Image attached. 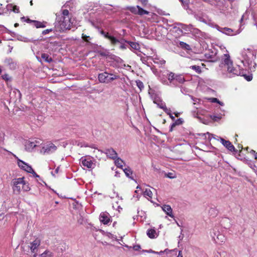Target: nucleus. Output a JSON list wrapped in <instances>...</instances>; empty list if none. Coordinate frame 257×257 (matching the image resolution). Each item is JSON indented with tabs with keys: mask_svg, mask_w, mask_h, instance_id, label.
Returning <instances> with one entry per match:
<instances>
[{
	"mask_svg": "<svg viewBox=\"0 0 257 257\" xmlns=\"http://www.w3.org/2000/svg\"><path fill=\"white\" fill-rule=\"evenodd\" d=\"M180 240H182L183 239V237H181V236H179Z\"/></svg>",
	"mask_w": 257,
	"mask_h": 257,
	"instance_id": "e2e57ef3",
	"label": "nucleus"
},
{
	"mask_svg": "<svg viewBox=\"0 0 257 257\" xmlns=\"http://www.w3.org/2000/svg\"><path fill=\"white\" fill-rule=\"evenodd\" d=\"M107 235L109 237H112V234L110 233H108Z\"/></svg>",
	"mask_w": 257,
	"mask_h": 257,
	"instance_id": "8fccbe9b",
	"label": "nucleus"
},
{
	"mask_svg": "<svg viewBox=\"0 0 257 257\" xmlns=\"http://www.w3.org/2000/svg\"><path fill=\"white\" fill-rule=\"evenodd\" d=\"M136 84L138 88L141 91L144 87L143 83L140 80L136 81Z\"/></svg>",
	"mask_w": 257,
	"mask_h": 257,
	"instance_id": "2f4dec72",
	"label": "nucleus"
},
{
	"mask_svg": "<svg viewBox=\"0 0 257 257\" xmlns=\"http://www.w3.org/2000/svg\"><path fill=\"white\" fill-rule=\"evenodd\" d=\"M152 192L150 189H146L145 191L144 192V195L145 197H149L150 198H152Z\"/></svg>",
	"mask_w": 257,
	"mask_h": 257,
	"instance_id": "c756f323",
	"label": "nucleus"
},
{
	"mask_svg": "<svg viewBox=\"0 0 257 257\" xmlns=\"http://www.w3.org/2000/svg\"><path fill=\"white\" fill-rule=\"evenodd\" d=\"M138 13V15H148L149 12L141 8L140 7H139Z\"/></svg>",
	"mask_w": 257,
	"mask_h": 257,
	"instance_id": "7c9ffc66",
	"label": "nucleus"
},
{
	"mask_svg": "<svg viewBox=\"0 0 257 257\" xmlns=\"http://www.w3.org/2000/svg\"><path fill=\"white\" fill-rule=\"evenodd\" d=\"M145 251H146L147 252H149V253H156V254H160V253L163 252V251H161L160 252H157V251H153L152 249H150L149 250H146Z\"/></svg>",
	"mask_w": 257,
	"mask_h": 257,
	"instance_id": "58836bf2",
	"label": "nucleus"
},
{
	"mask_svg": "<svg viewBox=\"0 0 257 257\" xmlns=\"http://www.w3.org/2000/svg\"><path fill=\"white\" fill-rule=\"evenodd\" d=\"M81 164L88 169L93 168L94 165L91 160L83 158L81 159Z\"/></svg>",
	"mask_w": 257,
	"mask_h": 257,
	"instance_id": "ddd939ff",
	"label": "nucleus"
},
{
	"mask_svg": "<svg viewBox=\"0 0 257 257\" xmlns=\"http://www.w3.org/2000/svg\"><path fill=\"white\" fill-rule=\"evenodd\" d=\"M93 153L96 154V157H98L97 155L99 154V153L102 154L103 152L101 151H100L99 150H95L93 151Z\"/></svg>",
	"mask_w": 257,
	"mask_h": 257,
	"instance_id": "a19ab883",
	"label": "nucleus"
},
{
	"mask_svg": "<svg viewBox=\"0 0 257 257\" xmlns=\"http://www.w3.org/2000/svg\"><path fill=\"white\" fill-rule=\"evenodd\" d=\"M118 78V75L107 72L102 73L98 75V80L101 83H108Z\"/></svg>",
	"mask_w": 257,
	"mask_h": 257,
	"instance_id": "20e7f679",
	"label": "nucleus"
},
{
	"mask_svg": "<svg viewBox=\"0 0 257 257\" xmlns=\"http://www.w3.org/2000/svg\"><path fill=\"white\" fill-rule=\"evenodd\" d=\"M21 19L24 21H27V22H32V21L30 20L29 19H27L26 20V18L25 17L21 18Z\"/></svg>",
	"mask_w": 257,
	"mask_h": 257,
	"instance_id": "a18cd8bd",
	"label": "nucleus"
},
{
	"mask_svg": "<svg viewBox=\"0 0 257 257\" xmlns=\"http://www.w3.org/2000/svg\"><path fill=\"white\" fill-rule=\"evenodd\" d=\"M82 38L83 39V40L84 41H85L86 42H88V38H89V37L86 36V35L82 34Z\"/></svg>",
	"mask_w": 257,
	"mask_h": 257,
	"instance_id": "4c0bfd02",
	"label": "nucleus"
},
{
	"mask_svg": "<svg viewBox=\"0 0 257 257\" xmlns=\"http://www.w3.org/2000/svg\"><path fill=\"white\" fill-rule=\"evenodd\" d=\"M18 25H19V24H18V23H16V24H15V27H18Z\"/></svg>",
	"mask_w": 257,
	"mask_h": 257,
	"instance_id": "052dcab7",
	"label": "nucleus"
},
{
	"mask_svg": "<svg viewBox=\"0 0 257 257\" xmlns=\"http://www.w3.org/2000/svg\"><path fill=\"white\" fill-rule=\"evenodd\" d=\"M24 179V177H21L12 180V189L15 194H20L22 190L24 191H28L30 190L28 183L25 181Z\"/></svg>",
	"mask_w": 257,
	"mask_h": 257,
	"instance_id": "7ed1b4c3",
	"label": "nucleus"
},
{
	"mask_svg": "<svg viewBox=\"0 0 257 257\" xmlns=\"http://www.w3.org/2000/svg\"><path fill=\"white\" fill-rule=\"evenodd\" d=\"M249 55H252V54L250 52H249Z\"/></svg>",
	"mask_w": 257,
	"mask_h": 257,
	"instance_id": "338daca9",
	"label": "nucleus"
},
{
	"mask_svg": "<svg viewBox=\"0 0 257 257\" xmlns=\"http://www.w3.org/2000/svg\"><path fill=\"white\" fill-rule=\"evenodd\" d=\"M41 58L46 63H50L52 61V58L48 54H42Z\"/></svg>",
	"mask_w": 257,
	"mask_h": 257,
	"instance_id": "6ab92c4d",
	"label": "nucleus"
},
{
	"mask_svg": "<svg viewBox=\"0 0 257 257\" xmlns=\"http://www.w3.org/2000/svg\"><path fill=\"white\" fill-rule=\"evenodd\" d=\"M212 118L214 120H217L220 119L221 117L220 116H215V115H214Z\"/></svg>",
	"mask_w": 257,
	"mask_h": 257,
	"instance_id": "37998d69",
	"label": "nucleus"
},
{
	"mask_svg": "<svg viewBox=\"0 0 257 257\" xmlns=\"http://www.w3.org/2000/svg\"><path fill=\"white\" fill-rule=\"evenodd\" d=\"M2 77L4 80H5L7 81L11 80L10 76L7 74H5L3 75Z\"/></svg>",
	"mask_w": 257,
	"mask_h": 257,
	"instance_id": "f704fd0d",
	"label": "nucleus"
},
{
	"mask_svg": "<svg viewBox=\"0 0 257 257\" xmlns=\"http://www.w3.org/2000/svg\"><path fill=\"white\" fill-rule=\"evenodd\" d=\"M160 63L162 64H164L165 63V61L164 60H163L162 61L160 62Z\"/></svg>",
	"mask_w": 257,
	"mask_h": 257,
	"instance_id": "13d9d810",
	"label": "nucleus"
},
{
	"mask_svg": "<svg viewBox=\"0 0 257 257\" xmlns=\"http://www.w3.org/2000/svg\"><path fill=\"white\" fill-rule=\"evenodd\" d=\"M175 74L171 72L168 75V79L170 80H173L175 79Z\"/></svg>",
	"mask_w": 257,
	"mask_h": 257,
	"instance_id": "473e14b6",
	"label": "nucleus"
},
{
	"mask_svg": "<svg viewBox=\"0 0 257 257\" xmlns=\"http://www.w3.org/2000/svg\"><path fill=\"white\" fill-rule=\"evenodd\" d=\"M143 6H146L148 3V0H139Z\"/></svg>",
	"mask_w": 257,
	"mask_h": 257,
	"instance_id": "79ce46f5",
	"label": "nucleus"
},
{
	"mask_svg": "<svg viewBox=\"0 0 257 257\" xmlns=\"http://www.w3.org/2000/svg\"><path fill=\"white\" fill-rule=\"evenodd\" d=\"M141 248V246L139 245H136L134 246V249L135 250H138Z\"/></svg>",
	"mask_w": 257,
	"mask_h": 257,
	"instance_id": "c03bdc74",
	"label": "nucleus"
},
{
	"mask_svg": "<svg viewBox=\"0 0 257 257\" xmlns=\"http://www.w3.org/2000/svg\"><path fill=\"white\" fill-rule=\"evenodd\" d=\"M139 6H137L136 7H127L126 8L127 10H128L131 12L132 13L134 14H137L138 9Z\"/></svg>",
	"mask_w": 257,
	"mask_h": 257,
	"instance_id": "bb28decb",
	"label": "nucleus"
},
{
	"mask_svg": "<svg viewBox=\"0 0 257 257\" xmlns=\"http://www.w3.org/2000/svg\"><path fill=\"white\" fill-rule=\"evenodd\" d=\"M168 249H166L164 250V252H166L168 253Z\"/></svg>",
	"mask_w": 257,
	"mask_h": 257,
	"instance_id": "69168bd1",
	"label": "nucleus"
},
{
	"mask_svg": "<svg viewBox=\"0 0 257 257\" xmlns=\"http://www.w3.org/2000/svg\"><path fill=\"white\" fill-rule=\"evenodd\" d=\"M57 149V147L54 144L49 142L44 145L40 151V153L44 155L49 154L56 151Z\"/></svg>",
	"mask_w": 257,
	"mask_h": 257,
	"instance_id": "423d86ee",
	"label": "nucleus"
},
{
	"mask_svg": "<svg viewBox=\"0 0 257 257\" xmlns=\"http://www.w3.org/2000/svg\"><path fill=\"white\" fill-rule=\"evenodd\" d=\"M182 3V5L184 6V7L186 8V7H187L188 4L189 2V0H180Z\"/></svg>",
	"mask_w": 257,
	"mask_h": 257,
	"instance_id": "c9c22d12",
	"label": "nucleus"
},
{
	"mask_svg": "<svg viewBox=\"0 0 257 257\" xmlns=\"http://www.w3.org/2000/svg\"><path fill=\"white\" fill-rule=\"evenodd\" d=\"M32 22L34 23V25L37 28H45L46 27L43 23L36 21H33Z\"/></svg>",
	"mask_w": 257,
	"mask_h": 257,
	"instance_id": "cd10ccee",
	"label": "nucleus"
},
{
	"mask_svg": "<svg viewBox=\"0 0 257 257\" xmlns=\"http://www.w3.org/2000/svg\"><path fill=\"white\" fill-rule=\"evenodd\" d=\"M40 244L41 240L38 238H36L32 242H30L29 247L30 249L31 252L34 253L33 257H36L37 256V252Z\"/></svg>",
	"mask_w": 257,
	"mask_h": 257,
	"instance_id": "0eeeda50",
	"label": "nucleus"
},
{
	"mask_svg": "<svg viewBox=\"0 0 257 257\" xmlns=\"http://www.w3.org/2000/svg\"><path fill=\"white\" fill-rule=\"evenodd\" d=\"M190 68L199 74L202 71L201 67L199 65H192Z\"/></svg>",
	"mask_w": 257,
	"mask_h": 257,
	"instance_id": "b1692460",
	"label": "nucleus"
},
{
	"mask_svg": "<svg viewBox=\"0 0 257 257\" xmlns=\"http://www.w3.org/2000/svg\"><path fill=\"white\" fill-rule=\"evenodd\" d=\"M10 8L11 7H12L13 8V11L15 13H18L19 12V8L17 6H9Z\"/></svg>",
	"mask_w": 257,
	"mask_h": 257,
	"instance_id": "72a5a7b5",
	"label": "nucleus"
},
{
	"mask_svg": "<svg viewBox=\"0 0 257 257\" xmlns=\"http://www.w3.org/2000/svg\"><path fill=\"white\" fill-rule=\"evenodd\" d=\"M160 108L163 109L165 111V112H166L168 114H169L170 115V116L172 118H174V117L172 116V115L171 114V111L170 110V108H168L166 105H164V106H160Z\"/></svg>",
	"mask_w": 257,
	"mask_h": 257,
	"instance_id": "c85d7f7f",
	"label": "nucleus"
},
{
	"mask_svg": "<svg viewBox=\"0 0 257 257\" xmlns=\"http://www.w3.org/2000/svg\"><path fill=\"white\" fill-rule=\"evenodd\" d=\"M162 208L163 210L170 217L173 218L174 217L173 212L171 206L169 205H164Z\"/></svg>",
	"mask_w": 257,
	"mask_h": 257,
	"instance_id": "4468645a",
	"label": "nucleus"
},
{
	"mask_svg": "<svg viewBox=\"0 0 257 257\" xmlns=\"http://www.w3.org/2000/svg\"><path fill=\"white\" fill-rule=\"evenodd\" d=\"M254 158L255 159H257V153L254 154Z\"/></svg>",
	"mask_w": 257,
	"mask_h": 257,
	"instance_id": "4d7b16f0",
	"label": "nucleus"
},
{
	"mask_svg": "<svg viewBox=\"0 0 257 257\" xmlns=\"http://www.w3.org/2000/svg\"><path fill=\"white\" fill-rule=\"evenodd\" d=\"M40 142L37 141H31L27 140L25 143V150L29 152H31L33 149L38 146Z\"/></svg>",
	"mask_w": 257,
	"mask_h": 257,
	"instance_id": "1a4fd4ad",
	"label": "nucleus"
},
{
	"mask_svg": "<svg viewBox=\"0 0 257 257\" xmlns=\"http://www.w3.org/2000/svg\"><path fill=\"white\" fill-rule=\"evenodd\" d=\"M53 253L48 249H46L43 253L40 254L38 257H53Z\"/></svg>",
	"mask_w": 257,
	"mask_h": 257,
	"instance_id": "f3484780",
	"label": "nucleus"
},
{
	"mask_svg": "<svg viewBox=\"0 0 257 257\" xmlns=\"http://www.w3.org/2000/svg\"><path fill=\"white\" fill-rule=\"evenodd\" d=\"M104 153L108 158L115 160L117 157V154L112 148H109L105 150Z\"/></svg>",
	"mask_w": 257,
	"mask_h": 257,
	"instance_id": "f8f14e48",
	"label": "nucleus"
},
{
	"mask_svg": "<svg viewBox=\"0 0 257 257\" xmlns=\"http://www.w3.org/2000/svg\"><path fill=\"white\" fill-rule=\"evenodd\" d=\"M115 165L121 169H122L123 165L124 164V162L119 158H116L115 159Z\"/></svg>",
	"mask_w": 257,
	"mask_h": 257,
	"instance_id": "412c9836",
	"label": "nucleus"
},
{
	"mask_svg": "<svg viewBox=\"0 0 257 257\" xmlns=\"http://www.w3.org/2000/svg\"><path fill=\"white\" fill-rule=\"evenodd\" d=\"M101 33L103 35H104V37L106 38H107L108 39H109L110 41L111 44H115L119 42V41L117 39H116L115 38H114L113 36L109 35V34L108 33L105 34L104 32H103V31L101 32Z\"/></svg>",
	"mask_w": 257,
	"mask_h": 257,
	"instance_id": "2eb2a0df",
	"label": "nucleus"
},
{
	"mask_svg": "<svg viewBox=\"0 0 257 257\" xmlns=\"http://www.w3.org/2000/svg\"><path fill=\"white\" fill-rule=\"evenodd\" d=\"M209 100H210V102H213V103L219 102V100L216 98H214V97L210 98L209 99Z\"/></svg>",
	"mask_w": 257,
	"mask_h": 257,
	"instance_id": "e433bc0d",
	"label": "nucleus"
},
{
	"mask_svg": "<svg viewBox=\"0 0 257 257\" xmlns=\"http://www.w3.org/2000/svg\"><path fill=\"white\" fill-rule=\"evenodd\" d=\"M250 153H252V154H255V152L254 151H253V150H251Z\"/></svg>",
	"mask_w": 257,
	"mask_h": 257,
	"instance_id": "6e6d98bb",
	"label": "nucleus"
},
{
	"mask_svg": "<svg viewBox=\"0 0 257 257\" xmlns=\"http://www.w3.org/2000/svg\"><path fill=\"white\" fill-rule=\"evenodd\" d=\"M158 105L160 107V106H164V105H166L165 103H161V104H159Z\"/></svg>",
	"mask_w": 257,
	"mask_h": 257,
	"instance_id": "864d4df0",
	"label": "nucleus"
},
{
	"mask_svg": "<svg viewBox=\"0 0 257 257\" xmlns=\"http://www.w3.org/2000/svg\"><path fill=\"white\" fill-rule=\"evenodd\" d=\"M172 251H173V252H175V253L176 254L177 252V249H175L172 250Z\"/></svg>",
	"mask_w": 257,
	"mask_h": 257,
	"instance_id": "5fc2aeb1",
	"label": "nucleus"
},
{
	"mask_svg": "<svg viewBox=\"0 0 257 257\" xmlns=\"http://www.w3.org/2000/svg\"><path fill=\"white\" fill-rule=\"evenodd\" d=\"M30 5H31V6H32V5H33V1H30Z\"/></svg>",
	"mask_w": 257,
	"mask_h": 257,
	"instance_id": "680f3d73",
	"label": "nucleus"
},
{
	"mask_svg": "<svg viewBox=\"0 0 257 257\" xmlns=\"http://www.w3.org/2000/svg\"><path fill=\"white\" fill-rule=\"evenodd\" d=\"M220 141L221 144L231 152H235V149L229 141H226L223 138H220Z\"/></svg>",
	"mask_w": 257,
	"mask_h": 257,
	"instance_id": "9b49d317",
	"label": "nucleus"
},
{
	"mask_svg": "<svg viewBox=\"0 0 257 257\" xmlns=\"http://www.w3.org/2000/svg\"><path fill=\"white\" fill-rule=\"evenodd\" d=\"M223 70H227L225 74L228 77H232L234 75H241L244 76L247 81H250L252 79L251 74L247 75L246 71L240 65H220Z\"/></svg>",
	"mask_w": 257,
	"mask_h": 257,
	"instance_id": "f03ea898",
	"label": "nucleus"
},
{
	"mask_svg": "<svg viewBox=\"0 0 257 257\" xmlns=\"http://www.w3.org/2000/svg\"><path fill=\"white\" fill-rule=\"evenodd\" d=\"M177 82L180 83H182L184 82L185 79L182 75H175V79Z\"/></svg>",
	"mask_w": 257,
	"mask_h": 257,
	"instance_id": "393cba45",
	"label": "nucleus"
},
{
	"mask_svg": "<svg viewBox=\"0 0 257 257\" xmlns=\"http://www.w3.org/2000/svg\"><path fill=\"white\" fill-rule=\"evenodd\" d=\"M131 48L134 50H138L140 49V45L136 42H127Z\"/></svg>",
	"mask_w": 257,
	"mask_h": 257,
	"instance_id": "5701e85b",
	"label": "nucleus"
},
{
	"mask_svg": "<svg viewBox=\"0 0 257 257\" xmlns=\"http://www.w3.org/2000/svg\"><path fill=\"white\" fill-rule=\"evenodd\" d=\"M177 257H183L182 252L181 251H179L178 252V254Z\"/></svg>",
	"mask_w": 257,
	"mask_h": 257,
	"instance_id": "de8ad7c7",
	"label": "nucleus"
},
{
	"mask_svg": "<svg viewBox=\"0 0 257 257\" xmlns=\"http://www.w3.org/2000/svg\"><path fill=\"white\" fill-rule=\"evenodd\" d=\"M50 31V30H48V29L46 30H45V31H43V33L44 34H47L48 33H49V32Z\"/></svg>",
	"mask_w": 257,
	"mask_h": 257,
	"instance_id": "09e8293b",
	"label": "nucleus"
},
{
	"mask_svg": "<svg viewBox=\"0 0 257 257\" xmlns=\"http://www.w3.org/2000/svg\"><path fill=\"white\" fill-rule=\"evenodd\" d=\"M110 216L107 212H102L99 215L100 221L104 224H107L110 221Z\"/></svg>",
	"mask_w": 257,
	"mask_h": 257,
	"instance_id": "9d476101",
	"label": "nucleus"
},
{
	"mask_svg": "<svg viewBox=\"0 0 257 257\" xmlns=\"http://www.w3.org/2000/svg\"><path fill=\"white\" fill-rule=\"evenodd\" d=\"M123 170L127 177L130 178H132V175L133 174V172L129 167L123 169Z\"/></svg>",
	"mask_w": 257,
	"mask_h": 257,
	"instance_id": "a878e982",
	"label": "nucleus"
},
{
	"mask_svg": "<svg viewBox=\"0 0 257 257\" xmlns=\"http://www.w3.org/2000/svg\"><path fill=\"white\" fill-rule=\"evenodd\" d=\"M14 156L17 159L18 161V165L19 167L22 170L26 171L28 173H33L34 176L36 177H38V176L36 174V173L34 172L31 166L29 165L28 164L25 163V162L19 159L15 155H14Z\"/></svg>",
	"mask_w": 257,
	"mask_h": 257,
	"instance_id": "39448f33",
	"label": "nucleus"
},
{
	"mask_svg": "<svg viewBox=\"0 0 257 257\" xmlns=\"http://www.w3.org/2000/svg\"><path fill=\"white\" fill-rule=\"evenodd\" d=\"M115 61L116 62V63H121L122 62V59L116 57H115Z\"/></svg>",
	"mask_w": 257,
	"mask_h": 257,
	"instance_id": "ea45409f",
	"label": "nucleus"
},
{
	"mask_svg": "<svg viewBox=\"0 0 257 257\" xmlns=\"http://www.w3.org/2000/svg\"><path fill=\"white\" fill-rule=\"evenodd\" d=\"M147 234L151 238H155L158 236L156 231L154 229H148Z\"/></svg>",
	"mask_w": 257,
	"mask_h": 257,
	"instance_id": "dca6fc26",
	"label": "nucleus"
},
{
	"mask_svg": "<svg viewBox=\"0 0 257 257\" xmlns=\"http://www.w3.org/2000/svg\"><path fill=\"white\" fill-rule=\"evenodd\" d=\"M213 238H214V240L218 243L223 242L225 240V236L219 233L216 236V238H215V236H213Z\"/></svg>",
	"mask_w": 257,
	"mask_h": 257,
	"instance_id": "a211bd4d",
	"label": "nucleus"
},
{
	"mask_svg": "<svg viewBox=\"0 0 257 257\" xmlns=\"http://www.w3.org/2000/svg\"><path fill=\"white\" fill-rule=\"evenodd\" d=\"M55 29L57 31L63 32L71 28L73 22L67 10H63L60 14H56Z\"/></svg>",
	"mask_w": 257,
	"mask_h": 257,
	"instance_id": "f257e3e1",
	"label": "nucleus"
},
{
	"mask_svg": "<svg viewBox=\"0 0 257 257\" xmlns=\"http://www.w3.org/2000/svg\"><path fill=\"white\" fill-rule=\"evenodd\" d=\"M2 72V69L0 68V75L1 74Z\"/></svg>",
	"mask_w": 257,
	"mask_h": 257,
	"instance_id": "0e129e2a",
	"label": "nucleus"
},
{
	"mask_svg": "<svg viewBox=\"0 0 257 257\" xmlns=\"http://www.w3.org/2000/svg\"><path fill=\"white\" fill-rule=\"evenodd\" d=\"M217 103H218L219 105H221V106H223L224 105V103L222 102H221L219 100V102H218Z\"/></svg>",
	"mask_w": 257,
	"mask_h": 257,
	"instance_id": "3c124183",
	"label": "nucleus"
},
{
	"mask_svg": "<svg viewBox=\"0 0 257 257\" xmlns=\"http://www.w3.org/2000/svg\"><path fill=\"white\" fill-rule=\"evenodd\" d=\"M193 100L194 101V104H196V100Z\"/></svg>",
	"mask_w": 257,
	"mask_h": 257,
	"instance_id": "774afa93",
	"label": "nucleus"
},
{
	"mask_svg": "<svg viewBox=\"0 0 257 257\" xmlns=\"http://www.w3.org/2000/svg\"><path fill=\"white\" fill-rule=\"evenodd\" d=\"M126 46L123 44H121L120 46V48L121 49H126Z\"/></svg>",
	"mask_w": 257,
	"mask_h": 257,
	"instance_id": "49530a36",
	"label": "nucleus"
},
{
	"mask_svg": "<svg viewBox=\"0 0 257 257\" xmlns=\"http://www.w3.org/2000/svg\"><path fill=\"white\" fill-rule=\"evenodd\" d=\"M205 135H208V139H210V136H212L211 134H209V133H207Z\"/></svg>",
	"mask_w": 257,
	"mask_h": 257,
	"instance_id": "603ef678",
	"label": "nucleus"
},
{
	"mask_svg": "<svg viewBox=\"0 0 257 257\" xmlns=\"http://www.w3.org/2000/svg\"><path fill=\"white\" fill-rule=\"evenodd\" d=\"M217 29L219 32L229 36L236 35L240 33V30L234 32L233 30L228 28H221L217 26Z\"/></svg>",
	"mask_w": 257,
	"mask_h": 257,
	"instance_id": "6e6552de",
	"label": "nucleus"
},
{
	"mask_svg": "<svg viewBox=\"0 0 257 257\" xmlns=\"http://www.w3.org/2000/svg\"><path fill=\"white\" fill-rule=\"evenodd\" d=\"M224 64H231L232 61L230 59V56L228 54H225L223 56Z\"/></svg>",
	"mask_w": 257,
	"mask_h": 257,
	"instance_id": "4be33fe9",
	"label": "nucleus"
},
{
	"mask_svg": "<svg viewBox=\"0 0 257 257\" xmlns=\"http://www.w3.org/2000/svg\"><path fill=\"white\" fill-rule=\"evenodd\" d=\"M58 170H59V168H57L55 170V172H56V173H58Z\"/></svg>",
	"mask_w": 257,
	"mask_h": 257,
	"instance_id": "bf43d9fd",
	"label": "nucleus"
},
{
	"mask_svg": "<svg viewBox=\"0 0 257 257\" xmlns=\"http://www.w3.org/2000/svg\"><path fill=\"white\" fill-rule=\"evenodd\" d=\"M12 93L15 94V95L16 100H20L21 99L22 94H21L20 91L19 89H16V88L14 89L13 90Z\"/></svg>",
	"mask_w": 257,
	"mask_h": 257,
	"instance_id": "aec40b11",
	"label": "nucleus"
}]
</instances>
